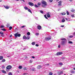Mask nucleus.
Wrapping results in <instances>:
<instances>
[{
  "mask_svg": "<svg viewBox=\"0 0 75 75\" xmlns=\"http://www.w3.org/2000/svg\"><path fill=\"white\" fill-rule=\"evenodd\" d=\"M61 40L63 41L61 42V44H62V45H65V44H66L67 43V40L65 38H62L61 39Z\"/></svg>",
  "mask_w": 75,
  "mask_h": 75,
  "instance_id": "obj_1",
  "label": "nucleus"
},
{
  "mask_svg": "<svg viewBox=\"0 0 75 75\" xmlns=\"http://www.w3.org/2000/svg\"><path fill=\"white\" fill-rule=\"evenodd\" d=\"M42 7H46V6H47V4L46 2L44 1H43L42 2Z\"/></svg>",
  "mask_w": 75,
  "mask_h": 75,
  "instance_id": "obj_2",
  "label": "nucleus"
},
{
  "mask_svg": "<svg viewBox=\"0 0 75 75\" xmlns=\"http://www.w3.org/2000/svg\"><path fill=\"white\" fill-rule=\"evenodd\" d=\"M14 35L15 37H20V36H21V34H20L17 33L15 34Z\"/></svg>",
  "mask_w": 75,
  "mask_h": 75,
  "instance_id": "obj_3",
  "label": "nucleus"
},
{
  "mask_svg": "<svg viewBox=\"0 0 75 75\" xmlns=\"http://www.w3.org/2000/svg\"><path fill=\"white\" fill-rule=\"evenodd\" d=\"M51 39V38L50 37H47L45 38V40L46 41H49Z\"/></svg>",
  "mask_w": 75,
  "mask_h": 75,
  "instance_id": "obj_4",
  "label": "nucleus"
},
{
  "mask_svg": "<svg viewBox=\"0 0 75 75\" xmlns=\"http://www.w3.org/2000/svg\"><path fill=\"white\" fill-rule=\"evenodd\" d=\"M62 54V52H58L57 53V55H60Z\"/></svg>",
  "mask_w": 75,
  "mask_h": 75,
  "instance_id": "obj_5",
  "label": "nucleus"
},
{
  "mask_svg": "<svg viewBox=\"0 0 75 75\" xmlns=\"http://www.w3.org/2000/svg\"><path fill=\"white\" fill-rule=\"evenodd\" d=\"M12 68V67L10 65H8L6 67V68H8V69H10Z\"/></svg>",
  "mask_w": 75,
  "mask_h": 75,
  "instance_id": "obj_6",
  "label": "nucleus"
},
{
  "mask_svg": "<svg viewBox=\"0 0 75 75\" xmlns=\"http://www.w3.org/2000/svg\"><path fill=\"white\" fill-rule=\"evenodd\" d=\"M28 4L29 6H34V4L31 2H29Z\"/></svg>",
  "mask_w": 75,
  "mask_h": 75,
  "instance_id": "obj_7",
  "label": "nucleus"
},
{
  "mask_svg": "<svg viewBox=\"0 0 75 75\" xmlns=\"http://www.w3.org/2000/svg\"><path fill=\"white\" fill-rule=\"evenodd\" d=\"M4 7H5L6 9H8L9 8H10V6H4Z\"/></svg>",
  "mask_w": 75,
  "mask_h": 75,
  "instance_id": "obj_8",
  "label": "nucleus"
},
{
  "mask_svg": "<svg viewBox=\"0 0 75 75\" xmlns=\"http://www.w3.org/2000/svg\"><path fill=\"white\" fill-rule=\"evenodd\" d=\"M37 68L38 69H40V68H42V66H41V65H39L38 66Z\"/></svg>",
  "mask_w": 75,
  "mask_h": 75,
  "instance_id": "obj_9",
  "label": "nucleus"
},
{
  "mask_svg": "<svg viewBox=\"0 0 75 75\" xmlns=\"http://www.w3.org/2000/svg\"><path fill=\"white\" fill-rule=\"evenodd\" d=\"M46 15L47 17H48L49 18H50V17H51V16L50 15V14L49 13H47Z\"/></svg>",
  "mask_w": 75,
  "mask_h": 75,
  "instance_id": "obj_10",
  "label": "nucleus"
},
{
  "mask_svg": "<svg viewBox=\"0 0 75 75\" xmlns=\"http://www.w3.org/2000/svg\"><path fill=\"white\" fill-rule=\"evenodd\" d=\"M38 28L39 30H41V26L40 25H38Z\"/></svg>",
  "mask_w": 75,
  "mask_h": 75,
  "instance_id": "obj_11",
  "label": "nucleus"
},
{
  "mask_svg": "<svg viewBox=\"0 0 75 75\" xmlns=\"http://www.w3.org/2000/svg\"><path fill=\"white\" fill-rule=\"evenodd\" d=\"M58 74L59 75H61V74H62V72L61 71H59L58 72Z\"/></svg>",
  "mask_w": 75,
  "mask_h": 75,
  "instance_id": "obj_12",
  "label": "nucleus"
},
{
  "mask_svg": "<svg viewBox=\"0 0 75 75\" xmlns=\"http://www.w3.org/2000/svg\"><path fill=\"white\" fill-rule=\"evenodd\" d=\"M58 6H59V7H61V6H62V3H59L58 4Z\"/></svg>",
  "mask_w": 75,
  "mask_h": 75,
  "instance_id": "obj_13",
  "label": "nucleus"
},
{
  "mask_svg": "<svg viewBox=\"0 0 75 75\" xmlns=\"http://www.w3.org/2000/svg\"><path fill=\"white\" fill-rule=\"evenodd\" d=\"M23 39H24V40H27V37L25 35L23 37Z\"/></svg>",
  "mask_w": 75,
  "mask_h": 75,
  "instance_id": "obj_14",
  "label": "nucleus"
},
{
  "mask_svg": "<svg viewBox=\"0 0 75 75\" xmlns=\"http://www.w3.org/2000/svg\"><path fill=\"white\" fill-rule=\"evenodd\" d=\"M1 72H2L3 73H4V74H6V71L4 70H2Z\"/></svg>",
  "mask_w": 75,
  "mask_h": 75,
  "instance_id": "obj_15",
  "label": "nucleus"
},
{
  "mask_svg": "<svg viewBox=\"0 0 75 75\" xmlns=\"http://www.w3.org/2000/svg\"><path fill=\"white\" fill-rule=\"evenodd\" d=\"M24 9H25L26 10H27L28 9V7H26V6H25V7H24Z\"/></svg>",
  "mask_w": 75,
  "mask_h": 75,
  "instance_id": "obj_16",
  "label": "nucleus"
},
{
  "mask_svg": "<svg viewBox=\"0 0 75 75\" xmlns=\"http://www.w3.org/2000/svg\"><path fill=\"white\" fill-rule=\"evenodd\" d=\"M28 11H29V12H30V13H32V12L31 11V9H28Z\"/></svg>",
  "mask_w": 75,
  "mask_h": 75,
  "instance_id": "obj_17",
  "label": "nucleus"
},
{
  "mask_svg": "<svg viewBox=\"0 0 75 75\" xmlns=\"http://www.w3.org/2000/svg\"><path fill=\"white\" fill-rule=\"evenodd\" d=\"M23 68V67L21 66H19V69H21Z\"/></svg>",
  "mask_w": 75,
  "mask_h": 75,
  "instance_id": "obj_18",
  "label": "nucleus"
},
{
  "mask_svg": "<svg viewBox=\"0 0 75 75\" xmlns=\"http://www.w3.org/2000/svg\"><path fill=\"white\" fill-rule=\"evenodd\" d=\"M59 64L60 65H63V64L61 62H59Z\"/></svg>",
  "mask_w": 75,
  "mask_h": 75,
  "instance_id": "obj_19",
  "label": "nucleus"
},
{
  "mask_svg": "<svg viewBox=\"0 0 75 75\" xmlns=\"http://www.w3.org/2000/svg\"><path fill=\"white\" fill-rule=\"evenodd\" d=\"M56 35V33H55V32H54L52 34V35H53V36H54V35Z\"/></svg>",
  "mask_w": 75,
  "mask_h": 75,
  "instance_id": "obj_20",
  "label": "nucleus"
},
{
  "mask_svg": "<svg viewBox=\"0 0 75 75\" xmlns=\"http://www.w3.org/2000/svg\"><path fill=\"white\" fill-rule=\"evenodd\" d=\"M5 61H6V60L4 59H3L2 60V62H5Z\"/></svg>",
  "mask_w": 75,
  "mask_h": 75,
  "instance_id": "obj_21",
  "label": "nucleus"
},
{
  "mask_svg": "<svg viewBox=\"0 0 75 75\" xmlns=\"http://www.w3.org/2000/svg\"><path fill=\"white\" fill-rule=\"evenodd\" d=\"M3 59V57L2 56H0V60H1V59Z\"/></svg>",
  "mask_w": 75,
  "mask_h": 75,
  "instance_id": "obj_22",
  "label": "nucleus"
},
{
  "mask_svg": "<svg viewBox=\"0 0 75 75\" xmlns=\"http://www.w3.org/2000/svg\"><path fill=\"white\" fill-rule=\"evenodd\" d=\"M35 42H33L32 43V44L33 45H35Z\"/></svg>",
  "mask_w": 75,
  "mask_h": 75,
  "instance_id": "obj_23",
  "label": "nucleus"
},
{
  "mask_svg": "<svg viewBox=\"0 0 75 75\" xmlns=\"http://www.w3.org/2000/svg\"><path fill=\"white\" fill-rule=\"evenodd\" d=\"M30 37L29 36H28L26 37L27 40H29V39H30Z\"/></svg>",
  "mask_w": 75,
  "mask_h": 75,
  "instance_id": "obj_24",
  "label": "nucleus"
},
{
  "mask_svg": "<svg viewBox=\"0 0 75 75\" xmlns=\"http://www.w3.org/2000/svg\"><path fill=\"white\" fill-rule=\"evenodd\" d=\"M65 21V19H63L62 21V23H64Z\"/></svg>",
  "mask_w": 75,
  "mask_h": 75,
  "instance_id": "obj_25",
  "label": "nucleus"
},
{
  "mask_svg": "<svg viewBox=\"0 0 75 75\" xmlns=\"http://www.w3.org/2000/svg\"><path fill=\"white\" fill-rule=\"evenodd\" d=\"M74 37V36L72 35L70 36H69V38H73Z\"/></svg>",
  "mask_w": 75,
  "mask_h": 75,
  "instance_id": "obj_26",
  "label": "nucleus"
},
{
  "mask_svg": "<svg viewBox=\"0 0 75 75\" xmlns=\"http://www.w3.org/2000/svg\"><path fill=\"white\" fill-rule=\"evenodd\" d=\"M71 12H74V11H75V10L74 9H72L71 10Z\"/></svg>",
  "mask_w": 75,
  "mask_h": 75,
  "instance_id": "obj_27",
  "label": "nucleus"
},
{
  "mask_svg": "<svg viewBox=\"0 0 75 75\" xmlns=\"http://www.w3.org/2000/svg\"><path fill=\"white\" fill-rule=\"evenodd\" d=\"M65 19L66 20H67V21H70V20H69V19L68 18V19H67V18H65Z\"/></svg>",
  "mask_w": 75,
  "mask_h": 75,
  "instance_id": "obj_28",
  "label": "nucleus"
},
{
  "mask_svg": "<svg viewBox=\"0 0 75 75\" xmlns=\"http://www.w3.org/2000/svg\"><path fill=\"white\" fill-rule=\"evenodd\" d=\"M62 15L64 16V15H65V14H66V13H62Z\"/></svg>",
  "mask_w": 75,
  "mask_h": 75,
  "instance_id": "obj_29",
  "label": "nucleus"
},
{
  "mask_svg": "<svg viewBox=\"0 0 75 75\" xmlns=\"http://www.w3.org/2000/svg\"><path fill=\"white\" fill-rule=\"evenodd\" d=\"M52 74H53L51 72H50L49 73V75H52Z\"/></svg>",
  "mask_w": 75,
  "mask_h": 75,
  "instance_id": "obj_30",
  "label": "nucleus"
},
{
  "mask_svg": "<svg viewBox=\"0 0 75 75\" xmlns=\"http://www.w3.org/2000/svg\"><path fill=\"white\" fill-rule=\"evenodd\" d=\"M8 75H13V74H12V73H11L9 72L8 74Z\"/></svg>",
  "mask_w": 75,
  "mask_h": 75,
  "instance_id": "obj_31",
  "label": "nucleus"
},
{
  "mask_svg": "<svg viewBox=\"0 0 75 75\" xmlns=\"http://www.w3.org/2000/svg\"><path fill=\"white\" fill-rule=\"evenodd\" d=\"M30 63H31L32 62H33V60H30Z\"/></svg>",
  "mask_w": 75,
  "mask_h": 75,
  "instance_id": "obj_32",
  "label": "nucleus"
},
{
  "mask_svg": "<svg viewBox=\"0 0 75 75\" xmlns=\"http://www.w3.org/2000/svg\"><path fill=\"white\" fill-rule=\"evenodd\" d=\"M69 44H73V42H72L71 41H69Z\"/></svg>",
  "mask_w": 75,
  "mask_h": 75,
  "instance_id": "obj_33",
  "label": "nucleus"
},
{
  "mask_svg": "<svg viewBox=\"0 0 75 75\" xmlns=\"http://www.w3.org/2000/svg\"><path fill=\"white\" fill-rule=\"evenodd\" d=\"M12 29V27L10 26L9 27V30H11Z\"/></svg>",
  "mask_w": 75,
  "mask_h": 75,
  "instance_id": "obj_34",
  "label": "nucleus"
},
{
  "mask_svg": "<svg viewBox=\"0 0 75 75\" xmlns=\"http://www.w3.org/2000/svg\"><path fill=\"white\" fill-rule=\"evenodd\" d=\"M23 69L24 70H27V68L24 67Z\"/></svg>",
  "mask_w": 75,
  "mask_h": 75,
  "instance_id": "obj_35",
  "label": "nucleus"
},
{
  "mask_svg": "<svg viewBox=\"0 0 75 75\" xmlns=\"http://www.w3.org/2000/svg\"><path fill=\"white\" fill-rule=\"evenodd\" d=\"M27 34L28 35H30V32H28L27 33Z\"/></svg>",
  "mask_w": 75,
  "mask_h": 75,
  "instance_id": "obj_36",
  "label": "nucleus"
},
{
  "mask_svg": "<svg viewBox=\"0 0 75 75\" xmlns=\"http://www.w3.org/2000/svg\"><path fill=\"white\" fill-rule=\"evenodd\" d=\"M44 17L45 18H46V19H48V18H47V17L46 16V15H45L44 16Z\"/></svg>",
  "mask_w": 75,
  "mask_h": 75,
  "instance_id": "obj_37",
  "label": "nucleus"
},
{
  "mask_svg": "<svg viewBox=\"0 0 75 75\" xmlns=\"http://www.w3.org/2000/svg\"><path fill=\"white\" fill-rule=\"evenodd\" d=\"M10 69H8V68H6V71H7L8 72L9 71H10L9 70Z\"/></svg>",
  "mask_w": 75,
  "mask_h": 75,
  "instance_id": "obj_38",
  "label": "nucleus"
},
{
  "mask_svg": "<svg viewBox=\"0 0 75 75\" xmlns=\"http://www.w3.org/2000/svg\"><path fill=\"white\" fill-rule=\"evenodd\" d=\"M0 27H1V28H4V26H3V25H1Z\"/></svg>",
  "mask_w": 75,
  "mask_h": 75,
  "instance_id": "obj_39",
  "label": "nucleus"
},
{
  "mask_svg": "<svg viewBox=\"0 0 75 75\" xmlns=\"http://www.w3.org/2000/svg\"><path fill=\"white\" fill-rule=\"evenodd\" d=\"M36 35H39V33H37L35 34Z\"/></svg>",
  "mask_w": 75,
  "mask_h": 75,
  "instance_id": "obj_40",
  "label": "nucleus"
},
{
  "mask_svg": "<svg viewBox=\"0 0 75 75\" xmlns=\"http://www.w3.org/2000/svg\"><path fill=\"white\" fill-rule=\"evenodd\" d=\"M62 2V1H60L59 2H58V3H61Z\"/></svg>",
  "mask_w": 75,
  "mask_h": 75,
  "instance_id": "obj_41",
  "label": "nucleus"
},
{
  "mask_svg": "<svg viewBox=\"0 0 75 75\" xmlns=\"http://www.w3.org/2000/svg\"><path fill=\"white\" fill-rule=\"evenodd\" d=\"M71 17H73V18L74 17V15H73V14L71 15Z\"/></svg>",
  "mask_w": 75,
  "mask_h": 75,
  "instance_id": "obj_42",
  "label": "nucleus"
},
{
  "mask_svg": "<svg viewBox=\"0 0 75 75\" xmlns=\"http://www.w3.org/2000/svg\"><path fill=\"white\" fill-rule=\"evenodd\" d=\"M35 7H36V8H37V7H38V6H37L36 5H35Z\"/></svg>",
  "mask_w": 75,
  "mask_h": 75,
  "instance_id": "obj_43",
  "label": "nucleus"
},
{
  "mask_svg": "<svg viewBox=\"0 0 75 75\" xmlns=\"http://www.w3.org/2000/svg\"><path fill=\"white\" fill-rule=\"evenodd\" d=\"M67 15H69V12H68V11H67Z\"/></svg>",
  "mask_w": 75,
  "mask_h": 75,
  "instance_id": "obj_44",
  "label": "nucleus"
},
{
  "mask_svg": "<svg viewBox=\"0 0 75 75\" xmlns=\"http://www.w3.org/2000/svg\"><path fill=\"white\" fill-rule=\"evenodd\" d=\"M40 12L41 13H42V14L44 13V12H43V11H40Z\"/></svg>",
  "mask_w": 75,
  "mask_h": 75,
  "instance_id": "obj_45",
  "label": "nucleus"
},
{
  "mask_svg": "<svg viewBox=\"0 0 75 75\" xmlns=\"http://www.w3.org/2000/svg\"><path fill=\"white\" fill-rule=\"evenodd\" d=\"M2 69H4V66L3 65L2 67Z\"/></svg>",
  "mask_w": 75,
  "mask_h": 75,
  "instance_id": "obj_46",
  "label": "nucleus"
},
{
  "mask_svg": "<svg viewBox=\"0 0 75 75\" xmlns=\"http://www.w3.org/2000/svg\"><path fill=\"white\" fill-rule=\"evenodd\" d=\"M27 75V73H24L23 74V75Z\"/></svg>",
  "mask_w": 75,
  "mask_h": 75,
  "instance_id": "obj_47",
  "label": "nucleus"
},
{
  "mask_svg": "<svg viewBox=\"0 0 75 75\" xmlns=\"http://www.w3.org/2000/svg\"><path fill=\"white\" fill-rule=\"evenodd\" d=\"M32 70L33 71H35V68H33L32 69Z\"/></svg>",
  "mask_w": 75,
  "mask_h": 75,
  "instance_id": "obj_48",
  "label": "nucleus"
},
{
  "mask_svg": "<svg viewBox=\"0 0 75 75\" xmlns=\"http://www.w3.org/2000/svg\"><path fill=\"white\" fill-rule=\"evenodd\" d=\"M0 34H3V33L0 32Z\"/></svg>",
  "mask_w": 75,
  "mask_h": 75,
  "instance_id": "obj_49",
  "label": "nucleus"
},
{
  "mask_svg": "<svg viewBox=\"0 0 75 75\" xmlns=\"http://www.w3.org/2000/svg\"><path fill=\"white\" fill-rule=\"evenodd\" d=\"M1 30H3V31H6V29H2Z\"/></svg>",
  "mask_w": 75,
  "mask_h": 75,
  "instance_id": "obj_50",
  "label": "nucleus"
},
{
  "mask_svg": "<svg viewBox=\"0 0 75 75\" xmlns=\"http://www.w3.org/2000/svg\"><path fill=\"white\" fill-rule=\"evenodd\" d=\"M58 48H60L61 47V45H59L58 46Z\"/></svg>",
  "mask_w": 75,
  "mask_h": 75,
  "instance_id": "obj_51",
  "label": "nucleus"
},
{
  "mask_svg": "<svg viewBox=\"0 0 75 75\" xmlns=\"http://www.w3.org/2000/svg\"><path fill=\"white\" fill-rule=\"evenodd\" d=\"M39 46V45H38V44H36V45H35V46H36V47H38Z\"/></svg>",
  "mask_w": 75,
  "mask_h": 75,
  "instance_id": "obj_52",
  "label": "nucleus"
},
{
  "mask_svg": "<svg viewBox=\"0 0 75 75\" xmlns=\"http://www.w3.org/2000/svg\"><path fill=\"white\" fill-rule=\"evenodd\" d=\"M38 6H40V3H38Z\"/></svg>",
  "mask_w": 75,
  "mask_h": 75,
  "instance_id": "obj_53",
  "label": "nucleus"
},
{
  "mask_svg": "<svg viewBox=\"0 0 75 75\" xmlns=\"http://www.w3.org/2000/svg\"><path fill=\"white\" fill-rule=\"evenodd\" d=\"M50 2H52V0H50Z\"/></svg>",
  "mask_w": 75,
  "mask_h": 75,
  "instance_id": "obj_54",
  "label": "nucleus"
},
{
  "mask_svg": "<svg viewBox=\"0 0 75 75\" xmlns=\"http://www.w3.org/2000/svg\"><path fill=\"white\" fill-rule=\"evenodd\" d=\"M24 27H25V26H23L21 27V28H24Z\"/></svg>",
  "mask_w": 75,
  "mask_h": 75,
  "instance_id": "obj_55",
  "label": "nucleus"
},
{
  "mask_svg": "<svg viewBox=\"0 0 75 75\" xmlns=\"http://www.w3.org/2000/svg\"><path fill=\"white\" fill-rule=\"evenodd\" d=\"M10 37H12V35H10Z\"/></svg>",
  "mask_w": 75,
  "mask_h": 75,
  "instance_id": "obj_56",
  "label": "nucleus"
},
{
  "mask_svg": "<svg viewBox=\"0 0 75 75\" xmlns=\"http://www.w3.org/2000/svg\"><path fill=\"white\" fill-rule=\"evenodd\" d=\"M61 27H64V25H61Z\"/></svg>",
  "mask_w": 75,
  "mask_h": 75,
  "instance_id": "obj_57",
  "label": "nucleus"
},
{
  "mask_svg": "<svg viewBox=\"0 0 75 75\" xmlns=\"http://www.w3.org/2000/svg\"><path fill=\"white\" fill-rule=\"evenodd\" d=\"M32 58H35V57H32Z\"/></svg>",
  "mask_w": 75,
  "mask_h": 75,
  "instance_id": "obj_58",
  "label": "nucleus"
},
{
  "mask_svg": "<svg viewBox=\"0 0 75 75\" xmlns=\"http://www.w3.org/2000/svg\"><path fill=\"white\" fill-rule=\"evenodd\" d=\"M21 0L22 1H23L24 2H25V1H24V0Z\"/></svg>",
  "mask_w": 75,
  "mask_h": 75,
  "instance_id": "obj_59",
  "label": "nucleus"
},
{
  "mask_svg": "<svg viewBox=\"0 0 75 75\" xmlns=\"http://www.w3.org/2000/svg\"><path fill=\"white\" fill-rule=\"evenodd\" d=\"M7 27H9V25H7Z\"/></svg>",
  "mask_w": 75,
  "mask_h": 75,
  "instance_id": "obj_60",
  "label": "nucleus"
},
{
  "mask_svg": "<svg viewBox=\"0 0 75 75\" xmlns=\"http://www.w3.org/2000/svg\"><path fill=\"white\" fill-rule=\"evenodd\" d=\"M20 13V11H19V12H18V13Z\"/></svg>",
  "mask_w": 75,
  "mask_h": 75,
  "instance_id": "obj_61",
  "label": "nucleus"
},
{
  "mask_svg": "<svg viewBox=\"0 0 75 75\" xmlns=\"http://www.w3.org/2000/svg\"><path fill=\"white\" fill-rule=\"evenodd\" d=\"M26 48H24L23 49V50H26Z\"/></svg>",
  "mask_w": 75,
  "mask_h": 75,
  "instance_id": "obj_62",
  "label": "nucleus"
},
{
  "mask_svg": "<svg viewBox=\"0 0 75 75\" xmlns=\"http://www.w3.org/2000/svg\"><path fill=\"white\" fill-rule=\"evenodd\" d=\"M72 1V0H69V1Z\"/></svg>",
  "mask_w": 75,
  "mask_h": 75,
  "instance_id": "obj_63",
  "label": "nucleus"
},
{
  "mask_svg": "<svg viewBox=\"0 0 75 75\" xmlns=\"http://www.w3.org/2000/svg\"><path fill=\"white\" fill-rule=\"evenodd\" d=\"M36 20H38V18H36Z\"/></svg>",
  "mask_w": 75,
  "mask_h": 75,
  "instance_id": "obj_64",
  "label": "nucleus"
}]
</instances>
